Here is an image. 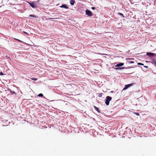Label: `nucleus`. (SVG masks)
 <instances>
[{"mask_svg": "<svg viewBox=\"0 0 156 156\" xmlns=\"http://www.w3.org/2000/svg\"><path fill=\"white\" fill-rule=\"evenodd\" d=\"M112 99V98L109 96H107L106 97V100L105 101V104L107 105H108L109 104V102Z\"/></svg>", "mask_w": 156, "mask_h": 156, "instance_id": "nucleus-1", "label": "nucleus"}, {"mask_svg": "<svg viewBox=\"0 0 156 156\" xmlns=\"http://www.w3.org/2000/svg\"><path fill=\"white\" fill-rule=\"evenodd\" d=\"M118 14L121 16H123V17H124V16H123V14L122 13H119V12H118Z\"/></svg>", "mask_w": 156, "mask_h": 156, "instance_id": "nucleus-15", "label": "nucleus"}, {"mask_svg": "<svg viewBox=\"0 0 156 156\" xmlns=\"http://www.w3.org/2000/svg\"><path fill=\"white\" fill-rule=\"evenodd\" d=\"M24 32V34H27V33L26 32H25V31H24V32Z\"/></svg>", "mask_w": 156, "mask_h": 156, "instance_id": "nucleus-21", "label": "nucleus"}, {"mask_svg": "<svg viewBox=\"0 0 156 156\" xmlns=\"http://www.w3.org/2000/svg\"><path fill=\"white\" fill-rule=\"evenodd\" d=\"M127 59H134L133 58H126Z\"/></svg>", "mask_w": 156, "mask_h": 156, "instance_id": "nucleus-24", "label": "nucleus"}, {"mask_svg": "<svg viewBox=\"0 0 156 156\" xmlns=\"http://www.w3.org/2000/svg\"><path fill=\"white\" fill-rule=\"evenodd\" d=\"M29 3L30 5L33 8H36L37 7V5H35L34 4V2H32L31 3L29 2Z\"/></svg>", "mask_w": 156, "mask_h": 156, "instance_id": "nucleus-4", "label": "nucleus"}, {"mask_svg": "<svg viewBox=\"0 0 156 156\" xmlns=\"http://www.w3.org/2000/svg\"><path fill=\"white\" fill-rule=\"evenodd\" d=\"M95 7H92L91 8L92 9H93V10L94 9H95Z\"/></svg>", "mask_w": 156, "mask_h": 156, "instance_id": "nucleus-20", "label": "nucleus"}, {"mask_svg": "<svg viewBox=\"0 0 156 156\" xmlns=\"http://www.w3.org/2000/svg\"><path fill=\"white\" fill-rule=\"evenodd\" d=\"M94 108L97 111H98V112H99V109H98V107H96V106H94Z\"/></svg>", "mask_w": 156, "mask_h": 156, "instance_id": "nucleus-9", "label": "nucleus"}, {"mask_svg": "<svg viewBox=\"0 0 156 156\" xmlns=\"http://www.w3.org/2000/svg\"><path fill=\"white\" fill-rule=\"evenodd\" d=\"M16 40H17V41H20V42H21V41H20V40H19L18 39H16Z\"/></svg>", "mask_w": 156, "mask_h": 156, "instance_id": "nucleus-23", "label": "nucleus"}, {"mask_svg": "<svg viewBox=\"0 0 156 156\" xmlns=\"http://www.w3.org/2000/svg\"><path fill=\"white\" fill-rule=\"evenodd\" d=\"M138 65H142V66H143L144 65V64H143L141 63H138Z\"/></svg>", "mask_w": 156, "mask_h": 156, "instance_id": "nucleus-18", "label": "nucleus"}, {"mask_svg": "<svg viewBox=\"0 0 156 156\" xmlns=\"http://www.w3.org/2000/svg\"><path fill=\"white\" fill-rule=\"evenodd\" d=\"M4 75V74H3V73L2 72H0V75Z\"/></svg>", "mask_w": 156, "mask_h": 156, "instance_id": "nucleus-19", "label": "nucleus"}, {"mask_svg": "<svg viewBox=\"0 0 156 156\" xmlns=\"http://www.w3.org/2000/svg\"><path fill=\"white\" fill-rule=\"evenodd\" d=\"M123 65H124V63H120L119 64H117L116 66V67H119V66H123Z\"/></svg>", "mask_w": 156, "mask_h": 156, "instance_id": "nucleus-8", "label": "nucleus"}, {"mask_svg": "<svg viewBox=\"0 0 156 156\" xmlns=\"http://www.w3.org/2000/svg\"><path fill=\"white\" fill-rule=\"evenodd\" d=\"M102 93H100L98 94V96L99 97H101L102 96Z\"/></svg>", "mask_w": 156, "mask_h": 156, "instance_id": "nucleus-10", "label": "nucleus"}, {"mask_svg": "<svg viewBox=\"0 0 156 156\" xmlns=\"http://www.w3.org/2000/svg\"><path fill=\"white\" fill-rule=\"evenodd\" d=\"M31 79L32 80H34V81H36L37 80V78H31Z\"/></svg>", "mask_w": 156, "mask_h": 156, "instance_id": "nucleus-12", "label": "nucleus"}, {"mask_svg": "<svg viewBox=\"0 0 156 156\" xmlns=\"http://www.w3.org/2000/svg\"><path fill=\"white\" fill-rule=\"evenodd\" d=\"M38 96L40 97H42L43 96V95L42 94H40L38 95Z\"/></svg>", "mask_w": 156, "mask_h": 156, "instance_id": "nucleus-11", "label": "nucleus"}, {"mask_svg": "<svg viewBox=\"0 0 156 156\" xmlns=\"http://www.w3.org/2000/svg\"><path fill=\"white\" fill-rule=\"evenodd\" d=\"M133 113L134 114L136 115H140L139 113H137V112H134Z\"/></svg>", "mask_w": 156, "mask_h": 156, "instance_id": "nucleus-16", "label": "nucleus"}, {"mask_svg": "<svg viewBox=\"0 0 156 156\" xmlns=\"http://www.w3.org/2000/svg\"><path fill=\"white\" fill-rule=\"evenodd\" d=\"M144 67L146 68H147V66H144Z\"/></svg>", "mask_w": 156, "mask_h": 156, "instance_id": "nucleus-25", "label": "nucleus"}, {"mask_svg": "<svg viewBox=\"0 0 156 156\" xmlns=\"http://www.w3.org/2000/svg\"><path fill=\"white\" fill-rule=\"evenodd\" d=\"M39 0H38V1H37L38 2H39Z\"/></svg>", "mask_w": 156, "mask_h": 156, "instance_id": "nucleus-27", "label": "nucleus"}, {"mask_svg": "<svg viewBox=\"0 0 156 156\" xmlns=\"http://www.w3.org/2000/svg\"><path fill=\"white\" fill-rule=\"evenodd\" d=\"M51 19H54L55 18H50Z\"/></svg>", "mask_w": 156, "mask_h": 156, "instance_id": "nucleus-26", "label": "nucleus"}, {"mask_svg": "<svg viewBox=\"0 0 156 156\" xmlns=\"http://www.w3.org/2000/svg\"><path fill=\"white\" fill-rule=\"evenodd\" d=\"M61 8H64L65 9H67L68 7L67 6V5H62L61 6H60Z\"/></svg>", "mask_w": 156, "mask_h": 156, "instance_id": "nucleus-7", "label": "nucleus"}, {"mask_svg": "<svg viewBox=\"0 0 156 156\" xmlns=\"http://www.w3.org/2000/svg\"><path fill=\"white\" fill-rule=\"evenodd\" d=\"M133 83H131L125 85V87L124 88L123 90H125L127 89L129 87L132 86L133 85Z\"/></svg>", "mask_w": 156, "mask_h": 156, "instance_id": "nucleus-3", "label": "nucleus"}, {"mask_svg": "<svg viewBox=\"0 0 156 156\" xmlns=\"http://www.w3.org/2000/svg\"><path fill=\"white\" fill-rule=\"evenodd\" d=\"M147 55L151 57H153L154 56V54L152 53L147 52Z\"/></svg>", "mask_w": 156, "mask_h": 156, "instance_id": "nucleus-5", "label": "nucleus"}, {"mask_svg": "<svg viewBox=\"0 0 156 156\" xmlns=\"http://www.w3.org/2000/svg\"><path fill=\"white\" fill-rule=\"evenodd\" d=\"M75 2V1L74 0H70V4L72 5H73Z\"/></svg>", "mask_w": 156, "mask_h": 156, "instance_id": "nucleus-6", "label": "nucleus"}, {"mask_svg": "<svg viewBox=\"0 0 156 156\" xmlns=\"http://www.w3.org/2000/svg\"><path fill=\"white\" fill-rule=\"evenodd\" d=\"M30 17H32L34 18H36V17L35 15H30L29 16Z\"/></svg>", "mask_w": 156, "mask_h": 156, "instance_id": "nucleus-13", "label": "nucleus"}, {"mask_svg": "<svg viewBox=\"0 0 156 156\" xmlns=\"http://www.w3.org/2000/svg\"><path fill=\"white\" fill-rule=\"evenodd\" d=\"M152 62L153 64H154L155 66H156V61H154Z\"/></svg>", "mask_w": 156, "mask_h": 156, "instance_id": "nucleus-14", "label": "nucleus"}, {"mask_svg": "<svg viewBox=\"0 0 156 156\" xmlns=\"http://www.w3.org/2000/svg\"><path fill=\"white\" fill-rule=\"evenodd\" d=\"M86 14L89 16H93L94 14L90 10L87 9L85 11Z\"/></svg>", "mask_w": 156, "mask_h": 156, "instance_id": "nucleus-2", "label": "nucleus"}, {"mask_svg": "<svg viewBox=\"0 0 156 156\" xmlns=\"http://www.w3.org/2000/svg\"><path fill=\"white\" fill-rule=\"evenodd\" d=\"M12 94L15 93V92L14 91H13V92H12Z\"/></svg>", "mask_w": 156, "mask_h": 156, "instance_id": "nucleus-22", "label": "nucleus"}, {"mask_svg": "<svg viewBox=\"0 0 156 156\" xmlns=\"http://www.w3.org/2000/svg\"><path fill=\"white\" fill-rule=\"evenodd\" d=\"M128 62L130 64H132L134 63V62L133 61H128Z\"/></svg>", "mask_w": 156, "mask_h": 156, "instance_id": "nucleus-17", "label": "nucleus"}]
</instances>
